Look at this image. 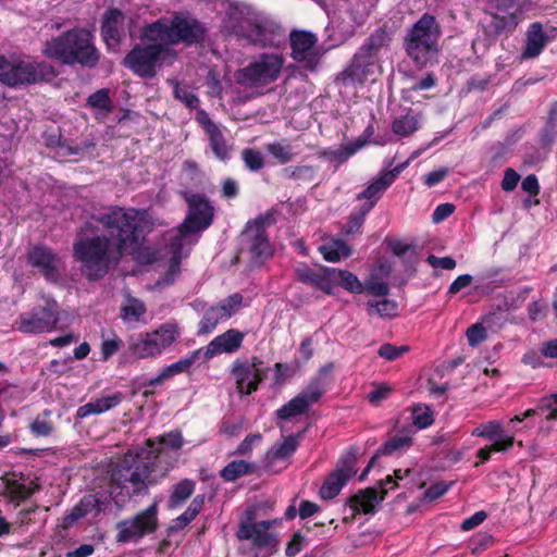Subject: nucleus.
<instances>
[{"label":"nucleus","mask_w":557,"mask_h":557,"mask_svg":"<svg viewBox=\"0 0 557 557\" xmlns=\"http://www.w3.org/2000/svg\"><path fill=\"white\" fill-rule=\"evenodd\" d=\"M151 231L144 212L135 208L110 207L92 216L77 231L73 257L82 274L91 282L103 278L132 251L139 264L150 265L159 260V250L144 246Z\"/></svg>","instance_id":"f257e3e1"},{"label":"nucleus","mask_w":557,"mask_h":557,"mask_svg":"<svg viewBox=\"0 0 557 557\" xmlns=\"http://www.w3.org/2000/svg\"><path fill=\"white\" fill-rule=\"evenodd\" d=\"M147 448H140L134 456H126L113 471L111 482L116 487L129 483L134 495H146L149 485L157 484L177 462V455L184 445L181 431H171L157 438L146 441Z\"/></svg>","instance_id":"f03ea898"},{"label":"nucleus","mask_w":557,"mask_h":557,"mask_svg":"<svg viewBox=\"0 0 557 557\" xmlns=\"http://www.w3.org/2000/svg\"><path fill=\"white\" fill-rule=\"evenodd\" d=\"M42 54L61 65L94 69L101 53L95 44V35L85 27L75 26L47 40Z\"/></svg>","instance_id":"7ed1b4c3"},{"label":"nucleus","mask_w":557,"mask_h":557,"mask_svg":"<svg viewBox=\"0 0 557 557\" xmlns=\"http://www.w3.org/2000/svg\"><path fill=\"white\" fill-rule=\"evenodd\" d=\"M223 29L237 39L263 48L278 46L284 37L283 29L276 22L248 8H230L223 21Z\"/></svg>","instance_id":"20e7f679"},{"label":"nucleus","mask_w":557,"mask_h":557,"mask_svg":"<svg viewBox=\"0 0 557 557\" xmlns=\"http://www.w3.org/2000/svg\"><path fill=\"white\" fill-rule=\"evenodd\" d=\"M441 27L432 14L424 13L407 32L404 48L407 55L419 69L438 62V39Z\"/></svg>","instance_id":"39448f33"},{"label":"nucleus","mask_w":557,"mask_h":557,"mask_svg":"<svg viewBox=\"0 0 557 557\" xmlns=\"http://www.w3.org/2000/svg\"><path fill=\"white\" fill-rule=\"evenodd\" d=\"M59 72L47 61H28L0 57V82L11 88L50 83Z\"/></svg>","instance_id":"423d86ee"},{"label":"nucleus","mask_w":557,"mask_h":557,"mask_svg":"<svg viewBox=\"0 0 557 557\" xmlns=\"http://www.w3.org/2000/svg\"><path fill=\"white\" fill-rule=\"evenodd\" d=\"M176 53L165 42L136 44L124 57L122 64L134 75L150 79L157 75V69Z\"/></svg>","instance_id":"0eeeda50"},{"label":"nucleus","mask_w":557,"mask_h":557,"mask_svg":"<svg viewBox=\"0 0 557 557\" xmlns=\"http://www.w3.org/2000/svg\"><path fill=\"white\" fill-rule=\"evenodd\" d=\"M275 223L272 212L267 211L249 220L240 234V250L249 253L250 261L261 264L274 253L267 226Z\"/></svg>","instance_id":"6e6552de"},{"label":"nucleus","mask_w":557,"mask_h":557,"mask_svg":"<svg viewBox=\"0 0 557 557\" xmlns=\"http://www.w3.org/2000/svg\"><path fill=\"white\" fill-rule=\"evenodd\" d=\"M284 65V58L277 53H262L257 60L236 73V81L244 87L264 86L275 82Z\"/></svg>","instance_id":"1a4fd4ad"},{"label":"nucleus","mask_w":557,"mask_h":557,"mask_svg":"<svg viewBox=\"0 0 557 557\" xmlns=\"http://www.w3.org/2000/svg\"><path fill=\"white\" fill-rule=\"evenodd\" d=\"M187 213L181 223L183 234H197L208 230L214 221L215 208L203 193H184Z\"/></svg>","instance_id":"9d476101"},{"label":"nucleus","mask_w":557,"mask_h":557,"mask_svg":"<svg viewBox=\"0 0 557 557\" xmlns=\"http://www.w3.org/2000/svg\"><path fill=\"white\" fill-rule=\"evenodd\" d=\"M357 455L358 449L349 447L345 454L341 456L336 468L327 475L320 488V495L323 499L335 498L348 480L356 474Z\"/></svg>","instance_id":"9b49d317"},{"label":"nucleus","mask_w":557,"mask_h":557,"mask_svg":"<svg viewBox=\"0 0 557 557\" xmlns=\"http://www.w3.org/2000/svg\"><path fill=\"white\" fill-rule=\"evenodd\" d=\"M325 392L326 386L321 376L311 379L304 391L276 410L277 419L286 421L293 417L307 413L310 407L318 403Z\"/></svg>","instance_id":"f8f14e48"},{"label":"nucleus","mask_w":557,"mask_h":557,"mask_svg":"<svg viewBox=\"0 0 557 557\" xmlns=\"http://www.w3.org/2000/svg\"><path fill=\"white\" fill-rule=\"evenodd\" d=\"M157 515L158 505L153 503L148 508L139 511L134 518L120 521L117 523V542L127 543L156 532L158 529Z\"/></svg>","instance_id":"ddd939ff"},{"label":"nucleus","mask_w":557,"mask_h":557,"mask_svg":"<svg viewBox=\"0 0 557 557\" xmlns=\"http://www.w3.org/2000/svg\"><path fill=\"white\" fill-rule=\"evenodd\" d=\"M59 322V312L55 301L48 302L46 306L33 308L29 312H24L16 321L17 331L25 334H40L51 332Z\"/></svg>","instance_id":"4468645a"},{"label":"nucleus","mask_w":557,"mask_h":557,"mask_svg":"<svg viewBox=\"0 0 557 557\" xmlns=\"http://www.w3.org/2000/svg\"><path fill=\"white\" fill-rule=\"evenodd\" d=\"M491 13L483 24L484 38L473 40L472 48L476 51L478 46H483L486 51L494 45L502 35L512 33L519 24V16L516 12Z\"/></svg>","instance_id":"2eb2a0df"},{"label":"nucleus","mask_w":557,"mask_h":557,"mask_svg":"<svg viewBox=\"0 0 557 557\" xmlns=\"http://www.w3.org/2000/svg\"><path fill=\"white\" fill-rule=\"evenodd\" d=\"M133 24V17L127 16L117 8H110L106 11L101 22V38L109 48L119 47L126 36L127 27Z\"/></svg>","instance_id":"dca6fc26"},{"label":"nucleus","mask_w":557,"mask_h":557,"mask_svg":"<svg viewBox=\"0 0 557 557\" xmlns=\"http://www.w3.org/2000/svg\"><path fill=\"white\" fill-rule=\"evenodd\" d=\"M272 522L263 520L259 522L245 521L239 524L237 531L238 540L251 541L258 548H267L268 553L263 557H270L277 550V540L275 534L269 532Z\"/></svg>","instance_id":"f3484780"},{"label":"nucleus","mask_w":557,"mask_h":557,"mask_svg":"<svg viewBox=\"0 0 557 557\" xmlns=\"http://www.w3.org/2000/svg\"><path fill=\"white\" fill-rule=\"evenodd\" d=\"M206 28L197 18L176 13L171 21V44L184 42L188 46L201 44Z\"/></svg>","instance_id":"a211bd4d"},{"label":"nucleus","mask_w":557,"mask_h":557,"mask_svg":"<svg viewBox=\"0 0 557 557\" xmlns=\"http://www.w3.org/2000/svg\"><path fill=\"white\" fill-rule=\"evenodd\" d=\"M292 58L306 64V67H313L318 60L315 46L318 37L307 30H293L289 35Z\"/></svg>","instance_id":"6ab92c4d"},{"label":"nucleus","mask_w":557,"mask_h":557,"mask_svg":"<svg viewBox=\"0 0 557 557\" xmlns=\"http://www.w3.org/2000/svg\"><path fill=\"white\" fill-rule=\"evenodd\" d=\"M386 495L387 490L377 491L375 487H366L349 496L346 505L351 510L350 520H354L360 513L371 516L376 513L379 505L385 499Z\"/></svg>","instance_id":"aec40b11"},{"label":"nucleus","mask_w":557,"mask_h":557,"mask_svg":"<svg viewBox=\"0 0 557 557\" xmlns=\"http://www.w3.org/2000/svg\"><path fill=\"white\" fill-rule=\"evenodd\" d=\"M58 262V255L42 245L33 247L28 252V263L49 282H57L59 278Z\"/></svg>","instance_id":"412c9836"},{"label":"nucleus","mask_w":557,"mask_h":557,"mask_svg":"<svg viewBox=\"0 0 557 557\" xmlns=\"http://www.w3.org/2000/svg\"><path fill=\"white\" fill-rule=\"evenodd\" d=\"M231 372L236 381V389L242 396L255 393L265 380V374H259L253 369H250L248 360H235Z\"/></svg>","instance_id":"4be33fe9"},{"label":"nucleus","mask_w":557,"mask_h":557,"mask_svg":"<svg viewBox=\"0 0 557 557\" xmlns=\"http://www.w3.org/2000/svg\"><path fill=\"white\" fill-rule=\"evenodd\" d=\"M307 429L286 436L282 443H275L264 455L263 467L267 472H272L274 463L288 460L298 449Z\"/></svg>","instance_id":"5701e85b"},{"label":"nucleus","mask_w":557,"mask_h":557,"mask_svg":"<svg viewBox=\"0 0 557 557\" xmlns=\"http://www.w3.org/2000/svg\"><path fill=\"white\" fill-rule=\"evenodd\" d=\"M244 333L236 330L230 329L214 337L206 348H202V359L205 361L210 360L214 356L226 352L232 354L238 350L244 341Z\"/></svg>","instance_id":"b1692460"},{"label":"nucleus","mask_w":557,"mask_h":557,"mask_svg":"<svg viewBox=\"0 0 557 557\" xmlns=\"http://www.w3.org/2000/svg\"><path fill=\"white\" fill-rule=\"evenodd\" d=\"M548 36L540 22L531 23L527 30L525 46L521 53V60H529L539 57L546 45Z\"/></svg>","instance_id":"393cba45"},{"label":"nucleus","mask_w":557,"mask_h":557,"mask_svg":"<svg viewBox=\"0 0 557 557\" xmlns=\"http://www.w3.org/2000/svg\"><path fill=\"white\" fill-rule=\"evenodd\" d=\"M374 59L369 55L362 54V58L358 59V51L355 53L350 64L341 73L339 79L344 84L350 83H363L371 72V67L375 64Z\"/></svg>","instance_id":"a878e982"},{"label":"nucleus","mask_w":557,"mask_h":557,"mask_svg":"<svg viewBox=\"0 0 557 557\" xmlns=\"http://www.w3.org/2000/svg\"><path fill=\"white\" fill-rule=\"evenodd\" d=\"M330 270L331 268L323 267L320 271H315L304 264L296 268L295 275L297 281L314 286L326 295H331Z\"/></svg>","instance_id":"bb28decb"},{"label":"nucleus","mask_w":557,"mask_h":557,"mask_svg":"<svg viewBox=\"0 0 557 557\" xmlns=\"http://www.w3.org/2000/svg\"><path fill=\"white\" fill-rule=\"evenodd\" d=\"M122 400L123 394L121 392H115L112 395L92 399L89 403L77 408L76 418L85 419L91 414H101L117 407L122 403Z\"/></svg>","instance_id":"cd10ccee"},{"label":"nucleus","mask_w":557,"mask_h":557,"mask_svg":"<svg viewBox=\"0 0 557 557\" xmlns=\"http://www.w3.org/2000/svg\"><path fill=\"white\" fill-rule=\"evenodd\" d=\"M331 295L334 294V287L341 286L351 294H362L364 286L356 274L347 270L331 268L330 270Z\"/></svg>","instance_id":"c85d7f7f"},{"label":"nucleus","mask_w":557,"mask_h":557,"mask_svg":"<svg viewBox=\"0 0 557 557\" xmlns=\"http://www.w3.org/2000/svg\"><path fill=\"white\" fill-rule=\"evenodd\" d=\"M533 416H544V420L549 422L557 420V394L543 397L536 408L527 409L521 414L515 416L511 422H522Z\"/></svg>","instance_id":"c756f323"},{"label":"nucleus","mask_w":557,"mask_h":557,"mask_svg":"<svg viewBox=\"0 0 557 557\" xmlns=\"http://www.w3.org/2000/svg\"><path fill=\"white\" fill-rule=\"evenodd\" d=\"M389 186L388 182L379 174L375 180H373L361 193L357 195L358 200H367V202L360 207L370 212Z\"/></svg>","instance_id":"7c9ffc66"},{"label":"nucleus","mask_w":557,"mask_h":557,"mask_svg":"<svg viewBox=\"0 0 557 557\" xmlns=\"http://www.w3.org/2000/svg\"><path fill=\"white\" fill-rule=\"evenodd\" d=\"M366 144L367 139L358 138L351 143L341 146L336 150L325 149L319 153V157L330 161L335 160L342 164L357 153Z\"/></svg>","instance_id":"2f4dec72"},{"label":"nucleus","mask_w":557,"mask_h":557,"mask_svg":"<svg viewBox=\"0 0 557 557\" xmlns=\"http://www.w3.org/2000/svg\"><path fill=\"white\" fill-rule=\"evenodd\" d=\"M157 343L151 339L150 333L140 334L137 338H132L129 343V351L133 356L145 359L159 356Z\"/></svg>","instance_id":"473e14b6"},{"label":"nucleus","mask_w":557,"mask_h":557,"mask_svg":"<svg viewBox=\"0 0 557 557\" xmlns=\"http://www.w3.org/2000/svg\"><path fill=\"white\" fill-rule=\"evenodd\" d=\"M150 336L151 339L157 343L156 347L159 348V355H161L178 338L180 330L174 323H164L159 329L151 332Z\"/></svg>","instance_id":"72a5a7b5"},{"label":"nucleus","mask_w":557,"mask_h":557,"mask_svg":"<svg viewBox=\"0 0 557 557\" xmlns=\"http://www.w3.org/2000/svg\"><path fill=\"white\" fill-rule=\"evenodd\" d=\"M259 467L245 460H233L220 472L221 478L226 482H233L246 474L258 472Z\"/></svg>","instance_id":"f704fd0d"},{"label":"nucleus","mask_w":557,"mask_h":557,"mask_svg":"<svg viewBox=\"0 0 557 557\" xmlns=\"http://www.w3.org/2000/svg\"><path fill=\"white\" fill-rule=\"evenodd\" d=\"M209 139V146L220 161L226 162L231 157L232 147L227 145V141L218 126L216 128L207 133Z\"/></svg>","instance_id":"c9c22d12"},{"label":"nucleus","mask_w":557,"mask_h":557,"mask_svg":"<svg viewBox=\"0 0 557 557\" xmlns=\"http://www.w3.org/2000/svg\"><path fill=\"white\" fill-rule=\"evenodd\" d=\"M319 168L313 165H292L282 170V175L297 183H310L315 180Z\"/></svg>","instance_id":"e433bc0d"},{"label":"nucleus","mask_w":557,"mask_h":557,"mask_svg":"<svg viewBox=\"0 0 557 557\" xmlns=\"http://www.w3.org/2000/svg\"><path fill=\"white\" fill-rule=\"evenodd\" d=\"M320 252L323 258L329 262H337L342 258H347L351 255V248L343 239H334L329 244L320 247Z\"/></svg>","instance_id":"4c0bfd02"},{"label":"nucleus","mask_w":557,"mask_h":557,"mask_svg":"<svg viewBox=\"0 0 557 557\" xmlns=\"http://www.w3.org/2000/svg\"><path fill=\"white\" fill-rule=\"evenodd\" d=\"M141 39L149 41V44L164 39L171 42V24L168 25L162 21H156L146 25L143 29Z\"/></svg>","instance_id":"58836bf2"},{"label":"nucleus","mask_w":557,"mask_h":557,"mask_svg":"<svg viewBox=\"0 0 557 557\" xmlns=\"http://www.w3.org/2000/svg\"><path fill=\"white\" fill-rule=\"evenodd\" d=\"M94 509H96L97 512H100L103 509V503L97 494H87L79 499V502L71 509L70 513L77 518V520H81Z\"/></svg>","instance_id":"ea45409f"},{"label":"nucleus","mask_w":557,"mask_h":557,"mask_svg":"<svg viewBox=\"0 0 557 557\" xmlns=\"http://www.w3.org/2000/svg\"><path fill=\"white\" fill-rule=\"evenodd\" d=\"M420 127L419 117L412 113H407L396 117L392 123V131L395 135L407 137L417 132Z\"/></svg>","instance_id":"a19ab883"},{"label":"nucleus","mask_w":557,"mask_h":557,"mask_svg":"<svg viewBox=\"0 0 557 557\" xmlns=\"http://www.w3.org/2000/svg\"><path fill=\"white\" fill-rule=\"evenodd\" d=\"M196 483L193 480L184 479L173 486L170 495V507L175 508L183 505L194 493Z\"/></svg>","instance_id":"79ce46f5"},{"label":"nucleus","mask_w":557,"mask_h":557,"mask_svg":"<svg viewBox=\"0 0 557 557\" xmlns=\"http://www.w3.org/2000/svg\"><path fill=\"white\" fill-rule=\"evenodd\" d=\"M265 150L280 163L287 164L294 160L296 153L287 140L273 141L267 144Z\"/></svg>","instance_id":"37998d69"},{"label":"nucleus","mask_w":557,"mask_h":557,"mask_svg":"<svg viewBox=\"0 0 557 557\" xmlns=\"http://www.w3.org/2000/svg\"><path fill=\"white\" fill-rule=\"evenodd\" d=\"M557 138V101H555L548 112L546 123L541 132V145L550 147Z\"/></svg>","instance_id":"c03bdc74"},{"label":"nucleus","mask_w":557,"mask_h":557,"mask_svg":"<svg viewBox=\"0 0 557 557\" xmlns=\"http://www.w3.org/2000/svg\"><path fill=\"white\" fill-rule=\"evenodd\" d=\"M202 357V348L196 349L189 352L187 356L181 358L176 362H173L165 368H163L168 377L171 379L176 374H181L189 370V368L200 358Z\"/></svg>","instance_id":"a18cd8bd"},{"label":"nucleus","mask_w":557,"mask_h":557,"mask_svg":"<svg viewBox=\"0 0 557 557\" xmlns=\"http://www.w3.org/2000/svg\"><path fill=\"white\" fill-rule=\"evenodd\" d=\"M223 315L214 306L208 308L198 324V335H208L214 331Z\"/></svg>","instance_id":"49530a36"},{"label":"nucleus","mask_w":557,"mask_h":557,"mask_svg":"<svg viewBox=\"0 0 557 557\" xmlns=\"http://www.w3.org/2000/svg\"><path fill=\"white\" fill-rule=\"evenodd\" d=\"M367 305L369 314L375 310L383 319H393L397 315L398 305L395 300L386 298L380 301L369 300Z\"/></svg>","instance_id":"de8ad7c7"},{"label":"nucleus","mask_w":557,"mask_h":557,"mask_svg":"<svg viewBox=\"0 0 557 557\" xmlns=\"http://www.w3.org/2000/svg\"><path fill=\"white\" fill-rule=\"evenodd\" d=\"M146 311V306L141 300L128 297L127 305L121 308V318L128 321H139Z\"/></svg>","instance_id":"09e8293b"},{"label":"nucleus","mask_w":557,"mask_h":557,"mask_svg":"<svg viewBox=\"0 0 557 557\" xmlns=\"http://www.w3.org/2000/svg\"><path fill=\"white\" fill-rule=\"evenodd\" d=\"M504 433L503 423L499 420H491L482 423L471 431L472 436L483 437L488 441L495 440Z\"/></svg>","instance_id":"8fccbe9b"},{"label":"nucleus","mask_w":557,"mask_h":557,"mask_svg":"<svg viewBox=\"0 0 557 557\" xmlns=\"http://www.w3.org/2000/svg\"><path fill=\"white\" fill-rule=\"evenodd\" d=\"M412 445V438L408 435H395L380 446V454L389 456L396 451L409 448Z\"/></svg>","instance_id":"3c124183"},{"label":"nucleus","mask_w":557,"mask_h":557,"mask_svg":"<svg viewBox=\"0 0 557 557\" xmlns=\"http://www.w3.org/2000/svg\"><path fill=\"white\" fill-rule=\"evenodd\" d=\"M173 95L175 99L184 103L188 109H197L199 106V98L186 85L176 82L173 88Z\"/></svg>","instance_id":"603ef678"},{"label":"nucleus","mask_w":557,"mask_h":557,"mask_svg":"<svg viewBox=\"0 0 557 557\" xmlns=\"http://www.w3.org/2000/svg\"><path fill=\"white\" fill-rule=\"evenodd\" d=\"M50 416L49 410H45L42 417H37L30 424L29 430L35 436H50L54 432V424L47 418Z\"/></svg>","instance_id":"864d4df0"},{"label":"nucleus","mask_w":557,"mask_h":557,"mask_svg":"<svg viewBox=\"0 0 557 557\" xmlns=\"http://www.w3.org/2000/svg\"><path fill=\"white\" fill-rule=\"evenodd\" d=\"M4 484H5V488H7L8 493L11 495V497L14 500H17V502L25 500L33 494V491L30 487H28L27 485H25L24 483H21L20 481L15 480V479H9L5 476Z\"/></svg>","instance_id":"5fc2aeb1"},{"label":"nucleus","mask_w":557,"mask_h":557,"mask_svg":"<svg viewBox=\"0 0 557 557\" xmlns=\"http://www.w3.org/2000/svg\"><path fill=\"white\" fill-rule=\"evenodd\" d=\"M87 104L91 108L100 109L106 113H110L113 109L109 90L106 88L99 89L91 94L87 99Z\"/></svg>","instance_id":"6e6d98bb"},{"label":"nucleus","mask_w":557,"mask_h":557,"mask_svg":"<svg viewBox=\"0 0 557 557\" xmlns=\"http://www.w3.org/2000/svg\"><path fill=\"white\" fill-rule=\"evenodd\" d=\"M242 159L251 172H258L264 166L263 154L256 148H245L242 151Z\"/></svg>","instance_id":"4d7b16f0"},{"label":"nucleus","mask_w":557,"mask_h":557,"mask_svg":"<svg viewBox=\"0 0 557 557\" xmlns=\"http://www.w3.org/2000/svg\"><path fill=\"white\" fill-rule=\"evenodd\" d=\"M243 299L242 294L234 293L220 301L215 307L219 309L223 318H231L240 307Z\"/></svg>","instance_id":"13d9d810"},{"label":"nucleus","mask_w":557,"mask_h":557,"mask_svg":"<svg viewBox=\"0 0 557 557\" xmlns=\"http://www.w3.org/2000/svg\"><path fill=\"white\" fill-rule=\"evenodd\" d=\"M368 213L369 211L361 207L357 212H351L350 215L348 216L346 224L343 227V232L346 235L357 234L360 231Z\"/></svg>","instance_id":"bf43d9fd"},{"label":"nucleus","mask_w":557,"mask_h":557,"mask_svg":"<svg viewBox=\"0 0 557 557\" xmlns=\"http://www.w3.org/2000/svg\"><path fill=\"white\" fill-rule=\"evenodd\" d=\"M494 543V539L486 532H479L470 540V549L473 555H480L482 552L490 548Z\"/></svg>","instance_id":"052dcab7"},{"label":"nucleus","mask_w":557,"mask_h":557,"mask_svg":"<svg viewBox=\"0 0 557 557\" xmlns=\"http://www.w3.org/2000/svg\"><path fill=\"white\" fill-rule=\"evenodd\" d=\"M364 286V290L375 297H385L389 294V285L385 282L380 281L375 276H371Z\"/></svg>","instance_id":"680f3d73"},{"label":"nucleus","mask_w":557,"mask_h":557,"mask_svg":"<svg viewBox=\"0 0 557 557\" xmlns=\"http://www.w3.org/2000/svg\"><path fill=\"white\" fill-rule=\"evenodd\" d=\"M413 423L419 429H425L434 422L433 413L429 407L424 409L420 406L413 408L412 411Z\"/></svg>","instance_id":"e2e57ef3"},{"label":"nucleus","mask_w":557,"mask_h":557,"mask_svg":"<svg viewBox=\"0 0 557 557\" xmlns=\"http://www.w3.org/2000/svg\"><path fill=\"white\" fill-rule=\"evenodd\" d=\"M409 350L408 346H395L389 343L382 344L379 348V356L381 358H384L388 361H394L398 358H400L405 352Z\"/></svg>","instance_id":"0e129e2a"},{"label":"nucleus","mask_w":557,"mask_h":557,"mask_svg":"<svg viewBox=\"0 0 557 557\" xmlns=\"http://www.w3.org/2000/svg\"><path fill=\"white\" fill-rule=\"evenodd\" d=\"M454 482L440 481L431 484L424 492V497L429 500H435L444 496L453 486Z\"/></svg>","instance_id":"69168bd1"},{"label":"nucleus","mask_w":557,"mask_h":557,"mask_svg":"<svg viewBox=\"0 0 557 557\" xmlns=\"http://www.w3.org/2000/svg\"><path fill=\"white\" fill-rule=\"evenodd\" d=\"M123 346V341L114 336L113 338L104 339L101 344V359L107 361L115 355Z\"/></svg>","instance_id":"338daca9"},{"label":"nucleus","mask_w":557,"mask_h":557,"mask_svg":"<svg viewBox=\"0 0 557 557\" xmlns=\"http://www.w3.org/2000/svg\"><path fill=\"white\" fill-rule=\"evenodd\" d=\"M387 33L384 28L374 30L364 41L368 48L379 52L387 44Z\"/></svg>","instance_id":"774afa93"}]
</instances>
